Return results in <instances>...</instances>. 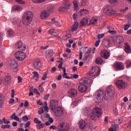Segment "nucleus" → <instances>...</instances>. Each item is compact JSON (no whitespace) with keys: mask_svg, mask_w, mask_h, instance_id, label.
Listing matches in <instances>:
<instances>
[{"mask_svg":"<svg viewBox=\"0 0 131 131\" xmlns=\"http://www.w3.org/2000/svg\"><path fill=\"white\" fill-rule=\"evenodd\" d=\"M58 101L52 99L50 102L49 106L57 117H62L63 116V110H62L61 106H58Z\"/></svg>","mask_w":131,"mask_h":131,"instance_id":"1","label":"nucleus"},{"mask_svg":"<svg viewBox=\"0 0 131 131\" xmlns=\"http://www.w3.org/2000/svg\"><path fill=\"white\" fill-rule=\"evenodd\" d=\"M33 18V12L31 11H26L21 17L22 22L24 25H26V26H29V25L31 24V22H32Z\"/></svg>","mask_w":131,"mask_h":131,"instance_id":"2","label":"nucleus"},{"mask_svg":"<svg viewBox=\"0 0 131 131\" xmlns=\"http://www.w3.org/2000/svg\"><path fill=\"white\" fill-rule=\"evenodd\" d=\"M103 115L102 112V108L98 107H96L93 108L90 118L94 121H97V118H99Z\"/></svg>","mask_w":131,"mask_h":131,"instance_id":"3","label":"nucleus"},{"mask_svg":"<svg viewBox=\"0 0 131 131\" xmlns=\"http://www.w3.org/2000/svg\"><path fill=\"white\" fill-rule=\"evenodd\" d=\"M114 94H115V91L113 90L112 86H108L105 92V100H106V101L113 100V97H114Z\"/></svg>","mask_w":131,"mask_h":131,"instance_id":"4","label":"nucleus"},{"mask_svg":"<svg viewBox=\"0 0 131 131\" xmlns=\"http://www.w3.org/2000/svg\"><path fill=\"white\" fill-rule=\"evenodd\" d=\"M101 72V69L98 66L93 67L92 68L91 72L87 73V76H99L100 75V72Z\"/></svg>","mask_w":131,"mask_h":131,"instance_id":"5","label":"nucleus"},{"mask_svg":"<svg viewBox=\"0 0 131 131\" xmlns=\"http://www.w3.org/2000/svg\"><path fill=\"white\" fill-rule=\"evenodd\" d=\"M94 96L96 97V103H101L103 101V99H104V91L102 90L97 91Z\"/></svg>","mask_w":131,"mask_h":131,"instance_id":"6","label":"nucleus"},{"mask_svg":"<svg viewBox=\"0 0 131 131\" xmlns=\"http://www.w3.org/2000/svg\"><path fill=\"white\" fill-rule=\"evenodd\" d=\"M104 12L107 16L115 15V13H116V11L114 10V9L109 5H107L105 8H104Z\"/></svg>","mask_w":131,"mask_h":131,"instance_id":"7","label":"nucleus"},{"mask_svg":"<svg viewBox=\"0 0 131 131\" xmlns=\"http://www.w3.org/2000/svg\"><path fill=\"white\" fill-rule=\"evenodd\" d=\"M116 85L119 90H124L127 86V83L122 80H118L116 82Z\"/></svg>","mask_w":131,"mask_h":131,"instance_id":"8","label":"nucleus"},{"mask_svg":"<svg viewBox=\"0 0 131 131\" xmlns=\"http://www.w3.org/2000/svg\"><path fill=\"white\" fill-rule=\"evenodd\" d=\"M14 56L18 61H24L25 58H26V54L25 53L21 51L16 52L15 53Z\"/></svg>","mask_w":131,"mask_h":131,"instance_id":"9","label":"nucleus"},{"mask_svg":"<svg viewBox=\"0 0 131 131\" xmlns=\"http://www.w3.org/2000/svg\"><path fill=\"white\" fill-rule=\"evenodd\" d=\"M113 67L116 71H119L120 70H124V64L121 62L117 61L115 62L114 65Z\"/></svg>","mask_w":131,"mask_h":131,"instance_id":"10","label":"nucleus"},{"mask_svg":"<svg viewBox=\"0 0 131 131\" xmlns=\"http://www.w3.org/2000/svg\"><path fill=\"white\" fill-rule=\"evenodd\" d=\"M16 49L19 51H25L26 50V46L23 45V42L21 41H18L15 45Z\"/></svg>","mask_w":131,"mask_h":131,"instance_id":"11","label":"nucleus"},{"mask_svg":"<svg viewBox=\"0 0 131 131\" xmlns=\"http://www.w3.org/2000/svg\"><path fill=\"white\" fill-rule=\"evenodd\" d=\"M3 81L5 85H10L12 83V77L10 75H5Z\"/></svg>","mask_w":131,"mask_h":131,"instance_id":"12","label":"nucleus"},{"mask_svg":"<svg viewBox=\"0 0 131 131\" xmlns=\"http://www.w3.org/2000/svg\"><path fill=\"white\" fill-rule=\"evenodd\" d=\"M68 95L71 97V98H74V97H76L77 96V90L72 88L69 90Z\"/></svg>","mask_w":131,"mask_h":131,"instance_id":"13","label":"nucleus"},{"mask_svg":"<svg viewBox=\"0 0 131 131\" xmlns=\"http://www.w3.org/2000/svg\"><path fill=\"white\" fill-rule=\"evenodd\" d=\"M10 69L12 70H16L18 67V61L17 60L13 59L11 61L10 63Z\"/></svg>","mask_w":131,"mask_h":131,"instance_id":"14","label":"nucleus"},{"mask_svg":"<svg viewBox=\"0 0 131 131\" xmlns=\"http://www.w3.org/2000/svg\"><path fill=\"white\" fill-rule=\"evenodd\" d=\"M100 56L102 58H104V59H108L110 56L109 52L107 50L102 51V53L100 54Z\"/></svg>","mask_w":131,"mask_h":131,"instance_id":"15","label":"nucleus"},{"mask_svg":"<svg viewBox=\"0 0 131 131\" xmlns=\"http://www.w3.org/2000/svg\"><path fill=\"white\" fill-rule=\"evenodd\" d=\"M86 126V122H85V121H83V120H81L79 122V127L80 129L81 130L84 129Z\"/></svg>","mask_w":131,"mask_h":131,"instance_id":"16","label":"nucleus"},{"mask_svg":"<svg viewBox=\"0 0 131 131\" xmlns=\"http://www.w3.org/2000/svg\"><path fill=\"white\" fill-rule=\"evenodd\" d=\"M12 23L14 25H16V26H18V27H21L22 26V23L21 19L19 18H15L12 20Z\"/></svg>","mask_w":131,"mask_h":131,"instance_id":"17","label":"nucleus"},{"mask_svg":"<svg viewBox=\"0 0 131 131\" xmlns=\"http://www.w3.org/2000/svg\"><path fill=\"white\" fill-rule=\"evenodd\" d=\"M49 16H50V14L46 10H43L40 13L41 19H47Z\"/></svg>","mask_w":131,"mask_h":131,"instance_id":"18","label":"nucleus"},{"mask_svg":"<svg viewBox=\"0 0 131 131\" xmlns=\"http://www.w3.org/2000/svg\"><path fill=\"white\" fill-rule=\"evenodd\" d=\"M78 89L81 93H85L86 91H88V86L87 85H80L78 86Z\"/></svg>","mask_w":131,"mask_h":131,"instance_id":"19","label":"nucleus"},{"mask_svg":"<svg viewBox=\"0 0 131 131\" xmlns=\"http://www.w3.org/2000/svg\"><path fill=\"white\" fill-rule=\"evenodd\" d=\"M92 112L91 108L89 107H86L83 110V113L86 116H90V115H92Z\"/></svg>","mask_w":131,"mask_h":131,"instance_id":"20","label":"nucleus"},{"mask_svg":"<svg viewBox=\"0 0 131 131\" xmlns=\"http://www.w3.org/2000/svg\"><path fill=\"white\" fill-rule=\"evenodd\" d=\"M33 66L35 69H39L41 67V63L40 61H35L33 63Z\"/></svg>","mask_w":131,"mask_h":131,"instance_id":"21","label":"nucleus"},{"mask_svg":"<svg viewBox=\"0 0 131 131\" xmlns=\"http://www.w3.org/2000/svg\"><path fill=\"white\" fill-rule=\"evenodd\" d=\"M125 51L126 54H130L131 53L130 46H129V45L127 42L125 43Z\"/></svg>","mask_w":131,"mask_h":131,"instance_id":"22","label":"nucleus"},{"mask_svg":"<svg viewBox=\"0 0 131 131\" xmlns=\"http://www.w3.org/2000/svg\"><path fill=\"white\" fill-rule=\"evenodd\" d=\"M97 23L98 18H96L95 17H93V18H92L90 21V24L92 25H97Z\"/></svg>","mask_w":131,"mask_h":131,"instance_id":"23","label":"nucleus"},{"mask_svg":"<svg viewBox=\"0 0 131 131\" xmlns=\"http://www.w3.org/2000/svg\"><path fill=\"white\" fill-rule=\"evenodd\" d=\"M10 118H11V119H14V120H16V121H19V122H21V121H22L21 119H19V117L16 116V113H15L12 115Z\"/></svg>","mask_w":131,"mask_h":131,"instance_id":"24","label":"nucleus"},{"mask_svg":"<svg viewBox=\"0 0 131 131\" xmlns=\"http://www.w3.org/2000/svg\"><path fill=\"white\" fill-rule=\"evenodd\" d=\"M46 58H51L54 53L52 50H48L46 52Z\"/></svg>","mask_w":131,"mask_h":131,"instance_id":"25","label":"nucleus"},{"mask_svg":"<svg viewBox=\"0 0 131 131\" xmlns=\"http://www.w3.org/2000/svg\"><path fill=\"white\" fill-rule=\"evenodd\" d=\"M81 26H85L89 23V19L83 18L80 21Z\"/></svg>","mask_w":131,"mask_h":131,"instance_id":"26","label":"nucleus"},{"mask_svg":"<svg viewBox=\"0 0 131 131\" xmlns=\"http://www.w3.org/2000/svg\"><path fill=\"white\" fill-rule=\"evenodd\" d=\"M88 83V79L86 78H83L80 80V85H86Z\"/></svg>","mask_w":131,"mask_h":131,"instance_id":"27","label":"nucleus"},{"mask_svg":"<svg viewBox=\"0 0 131 131\" xmlns=\"http://www.w3.org/2000/svg\"><path fill=\"white\" fill-rule=\"evenodd\" d=\"M62 69L64 73L62 75V77L63 78H66L67 79H70V77L69 76H67V73H66V68L63 67Z\"/></svg>","mask_w":131,"mask_h":131,"instance_id":"28","label":"nucleus"},{"mask_svg":"<svg viewBox=\"0 0 131 131\" xmlns=\"http://www.w3.org/2000/svg\"><path fill=\"white\" fill-rule=\"evenodd\" d=\"M80 13L81 16H84V15H88V14H89V10L84 9H81L80 10Z\"/></svg>","mask_w":131,"mask_h":131,"instance_id":"29","label":"nucleus"},{"mask_svg":"<svg viewBox=\"0 0 131 131\" xmlns=\"http://www.w3.org/2000/svg\"><path fill=\"white\" fill-rule=\"evenodd\" d=\"M78 25L79 24H78V21H76L74 24L72 28V30L74 31H76L77 30V29L78 28Z\"/></svg>","mask_w":131,"mask_h":131,"instance_id":"30","label":"nucleus"},{"mask_svg":"<svg viewBox=\"0 0 131 131\" xmlns=\"http://www.w3.org/2000/svg\"><path fill=\"white\" fill-rule=\"evenodd\" d=\"M104 62V60L101 57H97L95 60L96 64H102Z\"/></svg>","mask_w":131,"mask_h":131,"instance_id":"31","label":"nucleus"},{"mask_svg":"<svg viewBox=\"0 0 131 131\" xmlns=\"http://www.w3.org/2000/svg\"><path fill=\"white\" fill-rule=\"evenodd\" d=\"M73 5H74V10L75 11H77V10H78V8H79V6H78V2H77V1H74L73 2Z\"/></svg>","mask_w":131,"mask_h":131,"instance_id":"32","label":"nucleus"},{"mask_svg":"<svg viewBox=\"0 0 131 131\" xmlns=\"http://www.w3.org/2000/svg\"><path fill=\"white\" fill-rule=\"evenodd\" d=\"M123 42V38L122 37H117V45H120Z\"/></svg>","mask_w":131,"mask_h":131,"instance_id":"33","label":"nucleus"},{"mask_svg":"<svg viewBox=\"0 0 131 131\" xmlns=\"http://www.w3.org/2000/svg\"><path fill=\"white\" fill-rule=\"evenodd\" d=\"M33 74H34L33 76V78L34 79V78H36V80H38V77H39V74H38V73L37 72H32Z\"/></svg>","mask_w":131,"mask_h":131,"instance_id":"34","label":"nucleus"},{"mask_svg":"<svg viewBox=\"0 0 131 131\" xmlns=\"http://www.w3.org/2000/svg\"><path fill=\"white\" fill-rule=\"evenodd\" d=\"M13 9L16 11H18V12H20V11H22V10H23V8H22V7L18 5L14 6L13 7Z\"/></svg>","mask_w":131,"mask_h":131,"instance_id":"35","label":"nucleus"},{"mask_svg":"<svg viewBox=\"0 0 131 131\" xmlns=\"http://www.w3.org/2000/svg\"><path fill=\"white\" fill-rule=\"evenodd\" d=\"M110 43H111L110 41L108 40H106L103 42V46H104V47H110Z\"/></svg>","mask_w":131,"mask_h":131,"instance_id":"36","label":"nucleus"},{"mask_svg":"<svg viewBox=\"0 0 131 131\" xmlns=\"http://www.w3.org/2000/svg\"><path fill=\"white\" fill-rule=\"evenodd\" d=\"M3 96L2 95H0V108H3L4 104V100L3 99Z\"/></svg>","mask_w":131,"mask_h":131,"instance_id":"37","label":"nucleus"},{"mask_svg":"<svg viewBox=\"0 0 131 131\" xmlns=\"http://www.w3.org/2000/svg\"><path fill=\"white\" fill-rule=\"evenodd\" d=\"M90 57V54H85L84 57L83 58V60L84 63H86L88 62V59Z\"/></svg>","mask_w":131,"mask_h":131,"instance_id":"38","label":"nucleus"},{"mask_svg":"<svg viewBox=\"0 0 131 131\" xmlns=\"http://www.w3.org/2000/svg\"><path fill=\"white\" fill-rule=\"evenodd\" d=\"M14 36V31L11 29L8 31V36L9 37H11V36Z\"/></svg>","mask_w":131,"mask_h":131,"instance_id":"39","label":"nucleus"},{"mask_svg":"<svg viewBox=\"0 0 131 131\" xmlns=\"http://www.w3.org/2000/svg\"><path fill=\"white\" fill-rule=\"evenodd\" d=\"M46 118H50V115L49 114H47L45 116H42L41 117V119L42 120H46Z\"/></svg>","mask_w":131,"mask_h":131,"instance_id":"40","label":"nucleus"},{"mask_svg":"<svg viewBox=\"0 0 131 131\" xmlns=\"http://www.w3.org/2000/svg\"><path fill=\"white\" fill-rule=\"evenodd\" d=\"M45 124H40L36 125V127L38 129H40V128H43V127H45Z\"/></svg>","mask_w":131,"mask_h":131,"instance_id":"41","label":"nucleus"},{"mask_svg":"<svg viewBox=\"0 0 131 131\" xmlns=\"http://www.w3.org/2000/svg\"><path fill=\"white\" fill-rule=\"evenodd\" d=\"M33 2L35 4H40L41 3L46 2V0H33Z\"/></svg>","mask_w":131,"mask_h":131,"instance_id":"42","label":"nucleus"},{"mask_svg":"<svg viewBox=\"0 0 131 131\" xmlns=\"http://www.w3.org/2000/svg\"><path fill=\"white\" fill-rule=\"evenodd\" d=\"M47 76H48V72H46L43 74V77H42V80H46V79H47Z\"/></svg>","mask_w":131,"mask_h":131,"instance_id":"43","label":"nucleus"},{"mask_svg":"<svg viewBox=\"0 0 131 131\" xmlns=\"http://www.w3.org/2000/svg\"><path fill=\"white\" fill-rule=\"evenodd\" d=\"M117 37H111V41H112V42H114V43H117Z\"/></svg>","mask_w":131,"mask_h":131,"instance_id":"44","label":"nucleus"},{"mask_svg":"<svg viewBox=\"0 0 131 131\" xmlns=\"http://www.w3.org/2000/svg\"><path fill=\"white\" fill-rule=\"evenodd\" d=\"M66 10V8L65 7H60L58 9L59 12H65Z\"/></svg>","mask_w":131,"mask_h":131,"instance_id":"45","label":"nucleus"},{"mask_svg":"<svg viewBox=\"0 0 131 131\" xmlns=\"http://www.w3.org/2000/svg\"><path fill=\"white\" fill-rule=\"evenodd\" d=\"M86 4H88V2L86 0H81L80 5L81 6H86Z\"/></svg>","mask_w":131,"mask_h":131,"instance_id":"46","label":"nucleus"},{"mask_svg":"<svg viewBox=\"0 0 131 131\" xmlns=\"http://www.w3.org/2000/svg\"><path fill=\"white\" fill-rule=\"evenodd\" d=\"M1 127L2 128H10L11 127V125H9V124H7V125H2L1 126Z\"/></svg>","mask_w":131,"mask_h":131,"instance_id":"47","label":"nucleus"},{"mask_svg":"<svg viewBox=\"0 0 131 131\" xmlns=\"http://www.w3.org/2000/svg\"><path fill=\"white\" fill-rule=\"evenodd\" d=\"M34 122L35 123L38 124H40L41 123V121H39L38 119L35 118L34 119Z\"/></svg>","mask_w":131,"mask_h":131,"instance_id":"48","label":"nucleus"},{"mask_svg":"<svg viewBox=\"0 0 131 131\" xmlns=\"http://www.w3.org/2000/svg\"><path fill=\"white\" fill-rule=\"evenodd\" d=\"M45 112V111L43 110V108L42 107H41L39 108V110L38 111V113L39 114V115H41V114H42Z\"/></svg>","mask_w":131,"mask_h":131,"instance_id":"49","label":"nucleus"},{"mask_svg":"<svg viewBox=\"0 0 131 131\" xmlns=\"http://www.w3.org/2000/svg\"><path fill=\"white\" fill-rule=\"evenodd\" d=\"M86 49H88V47H83L80 49V52L82 53H85L86 52Z\"/></svg>","mask_w":131,"mask_h":131,"instance_id":"50","label":"nucleus"},{"mask_svg":"<svg viewBox=\"0 0 131 131\" xmlns=\"http://www.w3.org/2000/svg\"><path fill=\"white\" fill-rule=\"evenodd\" d=\"M71 4L69 3H66L64 8H66V10H69V8H70Z\"/></svg>","mask_w":131,"mask_h":131,"instance_id":"51","label":"nucleus"},{"mask_svg":"<svg viewBox=\"0 0 131 131\" xmlns=\"http://www.w3.org/2000/svg\"><path fill=\"white\" fill-rule=\"evenodd\" d=\"M129 67H131V61L129 60H127L126 61V68H129Z\"/></svg>","mask_w":131,"mask_h":131,"instance_id":"52","label":"nucleus"},{"mask_svg":"<svg viewBox=\"0 0 131 131\" xmlns=\"http://www.w3.org/2000/svg\"><path fill=\"white\" fill-rule=\"evenodd\" d=\"M3 123H4L5 124H9V123H11V122L10 121H8L6 120V118H4L3 119Z\"/></svg>","mask_w":131,"mask_h":131,"instance_id":"53","label":"nucleus"},{"mask_svg":"<svg viewBox=\"0 0 131 131\" xmlns=\"http://www.w3.org/2000/svg\"><path fill=\"white\" fill-rule=\"evenodd\" d=\"M113 127L114 129H115V130L117 129V128H118V127H119V125H118L117 124H113Z\"/></svg>","mask_w":131,"mask_h":131,"instance_id":"54","label":"nucleus"},{"mask_svg":"<svg viewBox=\"0 0 131 131\" xmlns=\"http://www.w3.org/2000/svg\"><path fill=\"white\" fill-rule=\"evenodd\" d=\"M97 36H98V40H100V39L103 38V37L104 36H105V34H99L97 35Z\"/></svg>","mask_w":131,"mask_h":131,"instance_id":"55","label":"nucleus"},{"mask_svg":"<svg viewBox=\"0 0 131 131\" xmlns=\"http://www.w3.org/2000/svg\"><path fill=\"white\" fill-rule=\"evenodd\" d=\"M16 3H18L19 4H21V5H24L25 4V2L23 1V0H15Z\"/></svg>","mask_w":131,"mask_h":131,"instance_id":"56","label":"nucleus"},{"mask_svg":"<svg viewBox=\"0 0 131 131\" xmlns=\"http://www.w3.org/2000/svg\"><path fill=\"white\" fill-rule=\"evenodd\" d=\"M51 22L52 23H53V24H56V23H59V21L58 20H55V18H53L51 19Z\"/></svg>","mask_w":131,"mask_h":131,"instance_id":"57","label":"nucleus"},{"mask_svg":"<svg viewBox=\"0 0 131 131\" xmlns=\"http://www.w3.org/2000/svg\"><path fill=\"white\" fill-rule=\"evenodd\" d=\"M108 32L111 34H116V33H117V32H116L115 30H109Z\"/></svg>","mask_w":131,"mask_h":131,"instance_id":"58","label":"nucleus"},{"mask_svg":"<svg viewBox=\"0 0 131 131\" xmlns=\"http://www.w3.org/2000/svg\"><path fill=\"white\" fill-rule=\"evenodd\" d=\"M22 119L23 120V121H28V117H27V116H24V117H23Z\"/></svg>","mask_w":131,"mask_h":131,"instance_id":"59","label":"nucleus"},{"mask_svg":"<svg viewBox=\"0 0 131 131\" xmlns=\"http://www.w3.org/2000/svg\"><path fill=\"white\" fill-rule=\"evenodd\" d=\"M64 38H66V39H68V38H70V37H71V34H68L64 35Z\"/></svg>","mask_w":131,"mask_h":131,"instance_id":"60","label":"nucleus"},{"mask_svg":"<svg viewBox=\"0 0 131 131\" xmlns=\"http://www.w3.org/2000/svg\"><path fill=\"white\" fill-rule=\"evenodd\" d=\"M34 93L35 94H36V95H37L38 96H40V93L38 92V91H37V89H36V88L34 89Z\"/></svg>","mask_w":131,"mask_h":131,"instance_id":"61","label":"nucleus"},{"mask_svg":"<svg viewBox=\"0 0 131 131\" xmlns=\"http://www.w3.org/2000/svg\"><path fill=\"white\" fill-rule=\"evenodd\" d=\"M130 26V25H125L124 26V30L126 31L128 28H129V27Z\"/></svg>","mask_w":131,"mask_h":131,"instance_id":"62","label":"nucleus"},{"mask_svg":"<svg viewBox=\"0 0 131 131\" xmlns=\"http://www.w3.org/2000/svg\"><path fill=\"white\" fill-rule=\"evenodd\" d=\"M31 123L30 122V121L27 122V123H26V124L25 125V127H29V126L30 125Z\"/></svg>","mask_w":131,"mask_h":131,"instance_id":"63","label":"nucleus"},{"mask_svg":"<svg viewBox=\"0 0 131 131\" xmlns=\"http://www.w3.org/2000/svg\"><path fill=\"white\" fill-rule=\"evenodd\" d=\"M49 98H50V94H47L45 96V100L46 101H48L49 100Z\"/></svg>","mask_w":131,"mask_h":131,"instance_id":"64","label":"nucleus"}]
</instances>
